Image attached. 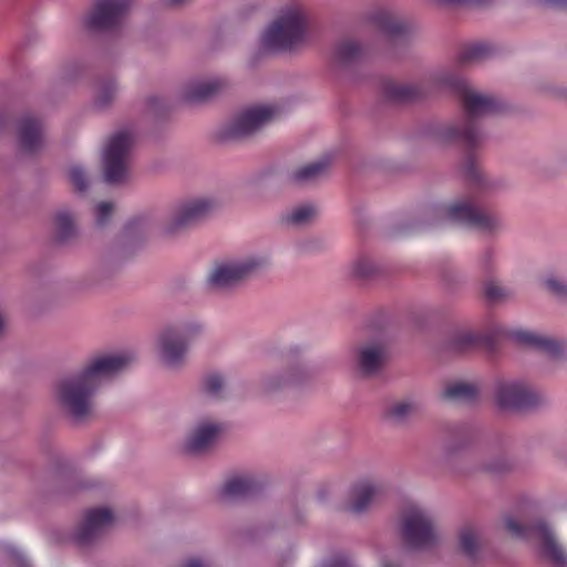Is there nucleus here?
I'll return each mask as SVG.
<instances>
[{
	"instance_id": "38",
	"label": "nucleus",
	"mask_w": 567,
	"mask_h": 567,
	"mask_svg": "<svg viewBox=\"0 0 567 567\" xmlns=\"http://www.w3.org/2000/svg\"><path fill=\"white\" fill-rule=\"evenodd\" d=\"M480 389L476 384L463 382V404H475L478 401Z\"/></svg>"
},
{
	"instance_id": "25",
	"label": "nucleus",
	"mask_w": 567,
	"mask_h": 567,
	"mask_svg": "<svg viewBox=\"0 0 567 567\" xmlns=\"http://www.w3.org/2000/svg\"><path fill=\"white\" fill-rule=\"evenodd\" d=\"M466 348L484 349L493 352L496 348L495 337L489 332H474L463 329V351Z\"/></svg>"
},
{
	"instance_id": "12",
	"label": "nucleus",
	"mask_w": 567,
	"mask_h": 567,
	"mask_svg": "<svg viewBox=\"0 0 567 567\" xmlns=\"http://www.w3.org/2000/svg\"><path fill=\"white\" fill-rule=\"evenodd\" d=\"M113 523V514L109 508H92L86 511L83 523L75 533V542L87 546L95 542Z\"/></svg>"
},
{
	"instance_id": "47",
	"label": "nucleus",
	"mask_w": 567,
	"mask_h": 567,
	"mask_svg": "<svg viewBox=\"0 0 567 567\" xmlns=\"http://www.w3.org/2000/svg\"><path fill=\"white\" fill-rule=\"evenodd\" d=\"M10 553L12 558L17 560L21 565V567H29L28 564L24 563L22 555L14 548H10Z\"/></svg>"
},
{
	"instance_id": "15",
	"label": "nucleus",
	"mask_w": 567,
	"mask_h": 567,
	"mask_svg": "<svg viewBox=\"0 0 567 567\" xmlns=\"http://www.w3.org/2000/svg\"><path fill=\"white\" fill-rule=\"evenodd\" d=\"M215 207V203L207 198H198L181 205L175 213L167 233H175L188 227L207 216Z\"/></svg>"
},
{
	"instance_id": "16",
	"label": "nucleus",
	"mask_w": 567,
	"mask_h": 567,
	"mask_svg": "<svg viewBox=\"0 0 567 567\" xmlns=\"http://www.w3.org/2000/svg\"><path fill=\"white\" fill-rule=\"evenodd\" d=\"M388 358L386 344L383 341H373L360 348L358 353V368L365 375L378 373Z\"/></svg>"
},
{
	"instance_id": "42",
	"label": "nucleus",
	"mask_w": 567,
	"mask_h": 567,
	"mask_svg": "<svg viewBox=\"0 0 567 567\" xmlns=\"http://www.w3.org/2000/svg\"><path fill=\"white\" fill-rule=\"evenodd\" d=\"M528 2L542 6L567 9V0H527Z\"/></svg>"
},
{
	"instance_id": "23",
	"label": "nucleus",
	"mask_w": 567,
	"mask_h": 567,
	"mask_svg": "<svg viewBox=\"0 0 567 567\" xmlns=\"http://www.w3.org/2000/svg\"><path fill=\"white\" fill-rule=\"evenodd\" d=\"M224 85L225 82L220 79H215L207 82H196L187 87L184 93V99L187 102H202L212 97Z\"/></svg>"
},
{
	"instance_id": "31",
	"label": "nucleus",
	"mask_w": 567,
	"mask_h": 567,
	"mask_svg": "<svg viewBox=\"0 0 567 567\" xmlns=\"http://www.w3.org/2000/svg\"><path fill=\"white\" fill-rule=\"evenodd\" d=\"M417 409V404L411 400H403L393 403L386 414L393 421H403L406 416H409L412 412Z\"/></svg>"
},
{
	"instance_id": "14",
	"label": "nucleus",
	"mask_w": 567,
	"mask_h": 567,
	"mask_svg": "<svg viewBox=\"0 0 567 567\" xmlns=\"http://www.w3.org/2000/svg\"><path fill=\"white\" fill-rule=\"evenodd\" d=\"M384 494L385 487L382 483L370 480L360 481L350 491L347 509L354 514H361L381 502Z\"/></svg>"
},
{
	"instance_id": "26",
	"label": "nucleus",
	"mask_w": 567,
	"mask_h": 567,
	"mask_svg": "<svg viewBox=\"0 0 567 567\" xmlns=\"http://www.w3.org/2000/svg\"><path fill=\"white\" fill-rule=\"evenodd\" d=\"M329 166L328 159H320L315 163L308 164L293 173L296 182H309L316 179L323 174Z\"/></svg>"
},
{
	"instance_id": "46",
	"label": "nucleus",
	"mask_w": 567,
	"mask_h": 567,
	"mask_svg": "<svg viewBox=\"0 0 567 567\" xmlns=\"http://www.w3.org/2000/svg\"><path fill=\"white\" fill-rule=\"evenodd\" d=\"M492 0H463V7H483L491 2Z\"/></svg>"
},
{
	"instance_id": "33",
	"label": "nucleus",
	"mask_w": 567,
	"mask_h": 567,
	"mask_svg": "<svg viewBox=\"0 0 567 567\" xmlns=\"http://www.w3.org/2000/svg\"><path fill=\"white\" fill-rule=\"evenodd\" d=\"M116 94V85L113 81L101 82L97 87L95 103L104 107L106 106Z\"/></svg>"
},
{
	"instance_id": "19",
	"label": "nucleus",
	"mask_w": 567,
	"mask_h": 567,
	"mask_svg": "<svg viewBox=\"0 0 567 567\" xmlns=\"http://www.w3.org/2000/svg\"><path fill=\"white\" fill-rule=\"evenodd\" d=\"M223 431L221 424L203 422L190 434L186 442V450L190 453H202L209 449Z\"/></svg>"
},
{
	"instance_id": "53",
	"label": "nucleus",
	"mask_w": 567,
	"mask_h": 567,
	"mask_svg": "<svg viewBox=\"0 0 567 567\" xmlns=\"http://www.w3.org/2000/svg\"><path fill=\"white\" fill-rule=\"evenodd\" d=\"M465 435V430L463 429V436ZM463 450L465 449V443H462Z\"/></svg>"
},
{
	"instance_id": "1",
	"label": "nucleus",
	"mask_w": 567,
	"mask_h": 567,
	"mask_svg": "<svg viewBox=\"0 0 567 567\" xmlns=\"http://www.w3.org/2000/svg\"><path fill=\"white\" fill-rule=\"evenodd\" d=\"M506 109L502 97L477 92L463 80V228L487 237L503 231L505 224L498 214L475 202L502 187L501 179L482 166V150L487 141L484 121Z\"/></svg>"
},
{
	"instance_id": "30",
	"label": "nucleus",
	"mask_w": 567,
	"mask_h": 567,
	"mask_svg": "<svg viewBox=\"0 0 567 567\" xmlns=\"http://www.w3.org/2000/svg\"><path fill=\"white\" fill-rule=\"evenodd\" d=\"M56 238L60 241L66 240L74 235L75 227L72 216L66 212L55 215Z\"/></svg>"
},
{
	"instance_id": "48",
	"label": "nucleus",
	"mask_w": 567,
	"mask_h": 567,
	"mask_svg": "<svg viewBox=\"0 0 567 567\" xmlns=\"http://www.w3.org/2000/svg\"><path fill=\"white\" fill-rule=\"evenodd\" d=\"M184 567H208L206 564L200 561L199 559H189L185 563Z\"/></svg>"
},
{
	"instance_id": "13",
	"label": "nucleus",
	"mask_w": 567,
	"mask_h": 567,
	"mask_svg": "<svg viewBox=\"0 0 567 567\" xmlns=\"http://www.w3.org/2000/svg\"><path fill=\"white\" fill-rule=\"evenodd\" d=\"M506 336L515 343L539 351L554 360L563 358L565 353V347L561 341L544 337L534 331L514 329L507 331Z\"/></svg>"
},
{
	"instance_id": "36",
	"label": "nucleus",
	"mask_w": 567,
	"mask_h": 567,
	"mask_svg": "<svg viewBox=\"0 0 567 567\" xmlns=\"http://www.w3.org/2000/svg\"><path fill=\"white\" fill-rule=\"evenodd\" d=\"M69 178L72 185L79 190L84 192L87 187L86 175L79 166H72L69 169Z\"/></svg>"
},
{
	"instance_id": "24",
	"label": "nucleus",
	"mask_w": 567,
	"mask_h": 567,
	"mask_svg": "<svg viewBox=\"0 0 567 567\" xmlns=\"http://www.w3.org/2000/svg\"><path fill=\"white\" fill-rule=\"evenodd\" d=\"M494 47L486 41H473L463 43V64L478 62L494 54Z\"/></svg>"
},
{
	"instance_id": "34",
	"label": "nucleus",
	"mask_w": 567,
	"mask_h": 567,
	"mask_svg": "<svg viewBox=\"0 0 567 567\" xmlns=\"http://www.w3.org/2000/svg\"><path fill=\"white\" fill-rule=\"evenodd\" d=\"M224 386V380L218 374H209L204 380V389L205 391L214 396V398H221V390Z\"/></svg>"
},
{
	"instance_id": "37",
	"label": "nucleus",
	"mask_w": 567,
	"mask_h": 567,
	"mask_svg": "<svg viewBox=\"0 0 567 567\" xmlns=\"http://www.w3.org/2000/svg\"><path fill=\"white\" fill-rule=\"evenodd\" d=\"M511 468V463L505 457H498L493 460L484 465V470L491 474H502L507 472Z\"/></svg>"
},
{
	"instance_id": "8",
	"label": "nucleus",
	"mask_w": 567,
	"mask_h": 567,
	"mask_svg": "<svg viewBox=\"0 0 567 567\" xmlns=\"http://www.w3.org/2000/svg\"><path fill=\"white\" fill-rule=\"evenodd\" d=\"M200 331L196 323L169 328L159 338L161 357L168 367L179 365L185 358L188 342Z\"/></svg>"
},
{
	"instance_id": "29",
	"label": "nucleus",
	"mask_w": 567,
	"mask_h": 567,
	"mask_svg": "<svg viewBox=\"0 0 567 567\" xmlns=\"http://www.w3.org/2000/svg\"><path fill=\"white\" fill-rule=\"evenodd\" d=\"M316 213L315 206L309 204L300 205L293 208L291 213L285 217V220L287 224L300 226L310 221L316 216Z\"/></svg>"
},
{
	"instance_id": "3",
	"label": "nucleus",
	"mask_w": 567,
	"mask_h": 567,
	"mask_svg": "<svg viewBox=\"0 0 567 567\" xmlns=\"http://www.w3.org/2000/svg\"><path fill=\"white\" fill-rule=\"evenodd\" d=\"M308 17L305 9L293 4L284 9L261 35V45L268 51L292 50L305 43Z\"/></svg>"
},
{
	"instance_id": "4",
	"label": "nucleus",
	"mask_w": 567,
	"mask_h": 567,
	"mask_svg": "<svg viewBox=\"0 0 567 567\" xmlns=\"http://www.w3.org/2000/svg\"><path fill=\"white\" fill-rule=\"evenodd\" d=\"M400 537L404 546L412 550L431 549L441 540L434 518L416 503H409L401 512Z\"/></svg>"
},
{
	"instance_id": "7",
	"label": "nucleus",
	"mask_w": 567,
	"mask_h": 567,
	"mask_svg": "<svg viewBox=\"0 0 567 567\" xmlns=\"http://www.w3.org/2000/svg\"><path fill=\"white\" fill-rule=\"evenodd\" d=\"M134 144V135L127 130L110 137L103 153L104 178L109 184L122 183L127 176V157Z\"/></svg>"
},
{
	"instance_id": "39",
	"label": "nucleus",
	"mask_w": 567,
	"mask_h": 567,
	"mask_svg": "<svg viewBox=\"0 0 567 567\" xmlns=\"http://www.w3.org/2000/svg\"><path fill=\"white\" fill-rule=\"evenodd\" d=\"M113 212V205L107 202H102L96 206V223L103 226L109 220Z\"/></svg>"
},
{
	"instance_id": "51",
	"label": "nucleus",
	"mask_w": 567,
	"mask_h": 567,
	"mask_svg": "<svg viewBox=\"0 0 567 567\" xmlns=\"http://www.w3.org/2000/svg\"><path fill=\"white\" fill-rule=\"evenodd\" d=\"M182 2H183V0H171V3L174 6L179 4Z\"/></svg>"
},
{
	"instance_id": "44",
	"label": "nucleus",
	"mask_w": 567,
	"mask_h": 567,
	"mask_svg": "<svg viewBox=\"0 0 567 567\" xmlns=\"http://www.w3.org/2000/svg\"><path fill=\"white\" fill-rule=\"evenodd\" d=\"M461 136V130L458 126H454L444 133V138L447 141H455Z\"/></svg>"
},
{
	"instance_id": "6",
	"label": "nucleus",
	"mask_w": 567,
	"mask_h": 567,
	"mask_svg": "<svg viewBox=\"0 0 567 567\" xmlns=\"http://www.w3.org/2000/svg\"><path fill=\"white\" fill-rule=\"evenodd\" d=\"M494 399L498 410L511 413L528 412L544 402L542 394L522 380H498Z\"/></svg>"
},
{
	"instance_id": "20",
	"label": "nucleus",
	"mask_w": 567,
	"mask_h": 567,
	"mask_svg": "<svg viewBox=\"0 0 567 567\" xmlns=\"http://www.w3.org/2000/svg\"><path fill=\"white\" fill-rule=\"evenodd\" d=\"M259 484L251 476H235L229 478L221 488V496L228 499L243 498L254 495Z\"/></svg>"
},
{
	"instance_id": "10",
	"label": "nucleus",
	"mask_w": 567,
	"mask_h": 567,
	"mask_svg": "<svg viewBox=\"0 0 567 567\" xmlns=\"http://www.w3.org/2000/svg\"><path fill=\"white\" fill-rule=\"evenodd\" d=\"M130 7V0H96L85 24L94 31L114 30L123 22Z\"/></svg>"
},
{
	"instance_id": "40",
	"label": "nucleus",
	"mask_w": 567,
	"mask_h": 567,
	"mask_svg": "<svg viewBox=\"0 0 567 567\" xmlns=\"http://www.w3.org/2000/svg\"><path fill=\"white\" fill-rule=\"evenodd\" d=\"M461 398V381H455L449 384L442 392L444 400H457Z\"/></svg>"
},
{
	"instance_id": "49",
	"label": "nucleus",
	"mask_w": 567,
	"mask_h": 567,
	"mask_svg": "<svg viewBox=\"0 0 567 567\" xmlns=\"http://www.w3.org/2000/svg\"><path fill=\"white\" fill-rule=\"evenodd\" d=\"M556 94L559 96V97H563V99H567V89H557V92Z\"/></svg>"
},
{
	"instance_id": "21",
	"label": "nucleus",
	"mask_w": 567,
	"mask_h": 567,
	"mask_svg": "<svg viewBox=\"0 0 567 567\" xmlns=\"http://www.w3.org/2000/svg\"><path fill=\"white\" fill-rule=\"evenodd\" d=\"M383 93L386 99L393 102H411L423 96V92L420 86L401 84L394 81H388L384 83Z\"/></svg>"
},
{
	"instance_id": "54",
	"label": "nucleus",
	"mask_w": 567,
	"mask_h": 567,
	"mask_svg": "<svg viewBox=\"0 0 567 567\" xmlns=\"http://www.w3.org/2000/svg\"><path fill=\"white\" fill-rule=\"evenodd\" d=\"M444 431H445L446 433H449L451 430L446 426V427L444 429Z\"/></svg>"
},
{
	"instance_id": "45",
	"label": "nucleus",
	"mask_w": 567,
	"mask_h": 567,
	"mask_svg": "<svg viewBox=\"0 0 567 567\" xmlns=\"http://www.w3.org/2000/svg\"><path fill=\"white\" fill-rule=\"evenodd\" d=\"M439 81L444 84V85H447V86H451V87H454V89H457L458 87V84H460V81L457 79V76H453V78H444V76H440L439 78Z\"/></svg>"
},
{
	"instance_id": "5",
	"label": "nucleus",
	"mask_w": 567,
	"mask_h": 567,
	"mask_svg": "<svg viewBox=\"0 0 567 567\" xmlns=\"http://www.w3.org/2000/svg\"><path fill=\"white\" fill-rule=\"evenodd\" d=\"M504 524L507 532L515 538L540 542L539 555L553 567H567V555L545 520L522 524L513 516L506 515Z\"/></svg>"
},
{
	"instance_id": "28",
	"label": "nucleus",
	"mask_w": 567,
	"mask_h": 567,
	"mask_svg": "<svg viewBox=\"0 0 567 567\" xmlns=\"http://www.w3.org/2000/svg\"><path fill=\"white\" fill-rule=\"evenodd\" d=\"M483 290L485 299L491 303L502 302L513 297V292L508 288L493 280L486 281Z\"/></svg>"
},
{
	"instance_id": "52",
	"label": "nucleus",
	"mask_w": 567,
	"mask_h": 567,
	"mask_svg": "<svg viewBox=\"0 0 567 567\" xmlns=\"http://www.w3.org/2000/svg\"><path fill=\"white\" fill-rule=\"evenodd\" d=\"M382 567H393V566H392L390 563L384 561V563L382 564Z\"/></svg>"
},
{
	"instance_id": "2",
	"label": "nucleus",
	"mask_w": 567,
	"mask_h": 567,
	"mask_svg": "<svg viewBox=\"0 0 567 567\" xmlns=\"http://www.w3.org/2000/svg\"><path fill=\"white\" fill-rule=\"evenodd\" d=\"M131 354L102 355L93 359L83 371L61 380L58 384V399L61 405L76 420L93 413L92 396L101 382L124 370L131 362Z\"/></svg>"
},
{
	"instance_id": "17",
	"label": "nucleus",
	"mask_w": 567,
	"mask_h": 567,
	"mask_svg": "<svg viewBox=\"0 0 567 567\" xmlns=\"http://www.w3.org/2000/svg\"><path fill=\"white\" fill-rule=\"evenodd\" d=\"M18 137L20 147L25 153L37 152L43 144V124L33 115H25L19 123Z\"/></svg>"
},
{
	"instance_id": "9",
	"label": "nucleus",
	"mask_w": 567,
	"mask_h": 567,
	"mask_svg": "<svg viewBox=\"0 0 567 567\" xmlns=\"http://www.w3.org/2000/svg\"><path fill=\"white\" fill-rule=\"evenodd\" d=\"M261 265L262 260L254 257L221 262L213 268L208 277V282L210 287L215 289L231 288L247 279Z\"/></svg>"
},
{
	"instance_id": "11",
	"label": "nucleus",
	"mask_w": 567,
	"mask_h": 567,
	"mask_svg": "<svg viewBox=\"0 0 567 567\" xmlns=\"http://www.w3.org/2000/svg\"><path fill=\"white\" fill-rule=\"evenodd\" d=\"M275 113L276 109L272 106H257L245 110L224 128L223 138L245 137L270 121Z\"/></svg>"
},
{
	"instance_id": "50",
	"label": "nucleus",
	"mask_w": 567,
	"mask_h": 567,
	"mask_svg": "<svg viewBox=\"0 0 567 567\" xmlns=\"http://www.w3.org/2000/svg\"><path fill=\"white\" fill-rule=\"evenodd\" d=\"M443 3H454L458 2L460 0H441Z\"/></svg>"
},
{
	"instance_id": "32",
	"label": "nucleus",
	"mask_w": 567,
	"mask_h": 567,
	"mask_svg": "<svg viewBox=\"0 0 567 567\" xmlns=\"http://www.w3.org/2000/svg\"><path fill=\"white\" fill-rule=\"evenodd\" d=\"M377 272V265L368 257L358 258L352 266V276L358 279L372 278Z\"/></svg>"
},
{
	"instance_id": "22",
	"label": "nucleus",
	"mask_w": 567,
	"mask_h": 567,
	"mask_svg": "<svg viewBox=\"0 0 567 567\" xmlns=\"http://www.w3.org/2000/svg\"><path fill=\"white\" fill-rule=\"evenodd\" d=\"M364 55L365 49L351 39L341 40L333 50L334 60L341 64H350L360 61Z\"/></svg>"
},
{
	"instance_id": "43",
	"label": "nucleus",
	"mask_w": 567,
	"mask_h": 567,
	"mask_svg": "<svg viewBox=\"0 0 567 567\" xmlns=\"http://www.w3.org/2000/svg\"><path fill=\"white\" fill-rule=\"evenodd\" d=\"M447 214L451 218L457 219L461 217V202L453 203L447 210Z\"/></svg>"
},
{
	"instance_id": "35",
	"label": "nucleus",
	"mask_w": 567,
	"mask_h": 567,
	"mask_svg": "<svg viewBox=\"0 0 567 567\" xmlns=\"http://www.w3.org/2000/svg\"><path fill=\"white\" fill-rule=\"evenodd\" d=\"M545 286L550 293L558 298H567V284L557 277L546 278Z\"/></svg>"
},
{
	"instance_id": "18",
	"label": "nucleus",
	"mask_w": 567,
	"mask_h": 567,
	"mask_svg": "<svg viewBox=\"0 0 567 567\" xmlns=\"http://www.w3.org/2000/svg\"><path fill=\"white\" fill-rule=\"evenodd\" d=\"M372 24L391 40L403 39L409 32V24L398 20L393 13L384 8L377 9L371 16Z\"/></svg>"
},
{
	"instance_id": "27",
	"label": "nucleus",
	"mask_w": 567,
	"mask_h": 567,
	"mask_svg": "<svg viewBox=\"0 0 567 567\" xmlns=\"http://www.w3.org/2000/svg\"><path fill=\"white\" fill-rule=\"evenodd\" d=\"M463 557L475 561L481 557V543L478 535L470 528L463 527Z\"/></svg>"
},
{
	"instance_id": "41",
	"label": "nucleus",
	"mask_w": 567,
	"mask_h": 567,
	"mask_svg": "<svg viewBox=\"0 0 567 567\" xmlns=\"http://www.w3.org/2000/svg\"><path fill=\"white\" fill-rule=\"evenodd\" d=\"M321 567H352V565L348 557H346L344 555H338L329 559Z\"/></svg>"
}]
</instances>
